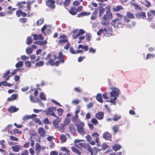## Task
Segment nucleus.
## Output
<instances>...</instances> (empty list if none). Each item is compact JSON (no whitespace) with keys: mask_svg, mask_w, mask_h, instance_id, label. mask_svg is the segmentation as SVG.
<instances>
[{"mask_svg":"<svg viewBox=\"0 0 155 155\" xmlns=\"http://www.w3.org/2000/svg\"><path fill=\"white\" fill-rule=\"evenodd\" d=\"M120 91L118 89L113 88H112V91L110 92V100L107 101V102L111 103L114 105H115V101L117 97L119 96Z\"/></svg>","mask_w":155,"mask_h":155,"instance_id":"obj_1","label":"nucleus"},{"mask_svg":"<svg viewBox=\"0 0 155 155\" xmlns=\"http://www.w3.org/2000/svg\"><path fill=\"white\" fill-rule=\"evenodd\" d=\"M76 126L78 132L81 135L84 136L85 134V131L84 129V122L81 121H78L74 122Z\"/></svg>","mask_w":155,"mask_h":155,"instance_id":"obj_2","label":"nucleus"},{"mask_svg":"<svg viewBox=\"0 0 155 155\" xmlns=\"http://www.w3.org/2000/svg\"><path fill=\"white\" fill-rule=\"evenodd\" d=\"M112 18V14L110 10H107L105 14L102 17V21H101V23L103 25H105L106 24V21Z\"/></svg>","mask_w":155,"mask_h":155,"instance_id":"obj_3","label":"nucleus"},{"mask_svg":"<svg viewBox=\"0 0 155 155\" xmlns=\"http://www.w3.org/2000/svg\"><path fill=\"white\" fill-rule=\"evenodd\" d=\"M56 108L54 107H49L47 110H44L43 112L47 115H51L54 117H57L54 111L56 110Z\"/></svg>","mask_w":155,"mask_h":155,"instance_id":"obj_4","label":"nucleus"},{"mask_svg":"<svg viewBox=\"0 0 155 155\" xmlns=\"http://www.w3.org/2000/svg\"><path fill=\"white\" fill-rule=\"evenodd\" d=\"M84 142L83 140L76 139L74 140V145L78 148L82 149V148L86 149L87 148L86 144L84 143H80V142Z\"/></svg>","mask_w":155,"mask_h":155,"instance_id":"obj_5","label":"nucleus"},{"mask_svg":"<svg viewBox=\"0 0 155 155\" xmlns=\"http://www.w3.org/2000/svg\"><path fill=\"white\" fill-rule=\"evenodd\" d=\"M122 23V21L121 19L117 18L112 20L111 24L114 27H118L119 25L121 24Z\"/></svg>","mask_w":155,"mask_h":155,"instance_id":"obj_6","label":"nucleus"},{"mask_svg":"<svg viewBox=\"0 0 155 155\" xmlns=\"http://www.w3.org/2000/svg\"><path fill=\"white\" fill-rule=\"evenodd\" d=\"M80 112V110L79 109L75 111V116H74L72 117V120L74 122H76L78 121H80L81 120L78 118V113Z\"/></svg>","mask_w":155,"mask_h":155,"instance_id":"obj_7","label":"nucleus"},{"mask_svg":"<svg viewBox=\"0 0 155 155\" xmlns=\"http://www.w3.org/2000/svg\"><path fill=\"white\" fill-rule=\"evenodd\" d=\"M55 2L53 0H48L46 2V5L49 8L54 9L55 7L54 5Z\"/></svg>","mask_w":155,"mask_h":155,"instance_id":"obj_8","label":"nucleus"},{"mask_svg":"<svg viewBox=\"0 0 155 155\" xmlns=\"http://www.w3.org/2000/svg\"><path fill=\"white\" fill-rule=\"evenodd\" d=\"M59 38L60 40L58 41L59 43H66L68 40L67 37L65 35H60Z\"/></svg>","mask_w":155,"mask_h":155,"instance_id":"obj_9","label":"nucleus"},{"mask_svg":"<svg viewBox=\"0 0 155 155\" xmlns=\"http://www.w3.org/2000/svg\"><path fill=\"white\" fill-rule=\"evenodd\" d=\"M84 33L85 31L84 30L82 29H80L76 35H72V37L74 39H77L79 36L82 35Z\"/></svg>","mask_w":155,"mask_h":155,"instance_id":"obj_10","label":"nucleus"},{"mask_svg":"<svg viewBox=\"0 0 155 155\" xmlns=\"http://www.w3.org/2000/svg\"><path fill=\"white\" fill-rule=\"evenodd\" d=\"M38 132L41 137H44L46 135V131L43 127L39 128L38 129Z\"/></svg>","mask_w":155,"mask_h":155,"instance_id":"obj_11","label":"nucleus"},{"mask_svg":"<svg viewBox=\"0 0 155 155\" xmlns=\"http://www.w3.org/2000/svg\"><path fill=\"white\" fill-rule=\"evenodd\" d=\"M104 113L102 111L98 112L95 115L96 117L98 120H101L104 118Z\"/></svg>","mask_w":155,"mask_h":155,"instance_id":"obj_12","label":"nucleus"},{"mask_svg":"<svg viewBox=\"0 0 155 155\" xmlns=\"http://www.w3.org/2000/svg\"><path fill=\"white\" fill-rule=\"evenodd\" d=\"M56 117L57 118V119L53 121L52 124L54 127L57 129L59 128L58 124L60 123V120L57 116Z\"/></svg>","mask_w":155,"mask_h":155,"instance_id":"obj_13","label":"nucleus"},{"mask_svg":"<svg viewBox=\"0 0 155 155\" xmlns=\"http://www.w3.org/2000/svg\"><path fill=\"white\" fill-rule=\"evenodd\" d=\"M11 148L14 151L17 152L22 148V147L19 145H16L12 147Z\"/></svg>","mask_w":155,"mask_h":155,"instance_id":"obj_14","label":"nucleus"},{"mask_svg":"<svg viewBox=\"0 0 155 155\" xmlns=\"http://www.w3.org/2000/svg\"><path fill=\"white\" fill-rule=\"evenodd\" d=\"M32 35L33 36L34 39L35 40H41L44 39V38L41 34H33Z\"/></svg>","mask_w":155,"mask_h":155,"instance_id":"obj_15","label":"nucleus"},{"mask_svg":"<svg viewBox=\"0 0 155 155\" xmlns=\"http://www.w3.org/2000/svg\"><path fill=\"white\" fill-rule=\"evenodd\" d=\"M111 134L108 132H106L104 133L103 135V137L106 140H109L111 138Z\"/></svg>","mask_w":155,"mask_h":155,"instance_id":"obj_16","label":"nucleus"},{"mask_svg":"<svg viewBox=\"0 0 155 155\" xmlns=\"http://www.w3.org/2000/svg\"><path fill=\"white\" fill-rule=\"evenodd\" d=\"M97 8H95V10L92 14L91 18L92 20L94 21L97 18L98 13V12L97 11Z\"/></svg>","mask_w":155,"mask_h":155,"instance_id":"obj_17","label":"nucleus"},{"mask_svg":"<svg viewBox=\"0 0 155 155\" xmlns=\"http://www.w3.org/2000/svg\"><path fill=\"white\" fill-rule=\"evenodd\" d=\"M97 10L99 11V16L100 17L104 13L105 9L101 6L98 7Z\"/></svg>","mask_w":155,"mask_h":155,"instance_id":"obj_18","label":"nucleus"},{"mask_svg":"<svg viewBox=\"0 0 155 155\" xmlns=\"http://www.w3.org/2000/svg\"><path fill=\"white\" fill-rule=\"evenodd\" d=\"M18 108H16L15 107L12 106L9 108L8 111L11 113H13L18 111Z\"/></svg>","mask_w":155,"mask_h":155,"instance_id":"obj_19","label":"nucleus"},{"mask_svg":"<svg viewBox=\"0 0 155 155\" xmlns=\"http://www.w3.org/2000/svg\"><path fill=\"white\" fill-rule=\"evenodd\" d=\"M69 129L71 134L74 135L75 132L76 130L74 126L72 124L69 125Z\"/></svg>","mask_w":155,"mask_h":155,"instance_id":"obj_20","label":"nucleus"},{"mask_svg":"<svg viewBox=\"0 0 155 155\" xmlns=\"http://www.w3.org/2000/svg\"><path fill=\"white\" fill-rule=\"evenodd\" d=\"M112 33V31L110 28H109L107 29L106 28V30L104 33V35L106 36H110Z\"/></svg>","mask_w":155,"mask_h":155,"instance_id":"obj_21","label":"nucleus"},{"mask_svg":"<svg viewBox=\"0 0 155 155\" xmlns=\"http://www.w3.org/2000/svg\"><path fill=\"white\" fill-rule=\"evenodd\" d=\"M69 12L72 15H75L77 14V11L76 10V8L73 7H71L69 11Z\"/></svg>","mask_w":155,"mask_h":155,"instance_id":"obj_22","label":"nucleus"},{"mask_svg":"<svg viewBox=\"0 0 155 155\" xmlns=\"http://www.w3.org/2000/svg\"><path fill=\"white\" fill-rule=\"evenodd\" d=\"M18 97V95L16 94H12L11 96L8 98L7 100L8 101H12L16 100Z\"/></svg>","mask_w":155,"mask_h":155,"instance_id":"obj_23","label":"nucleus"},{"mask_svg":"<svg viewBox=\"0 0 155 155\" xmlns=\"http://www.w3.org/2000/svg\"><path fill=\"white\" fill-rule=\"evenodd\" d=\"M91 14L90 12H82L78 15V17L80 18L84 16H88Z\"/></svg>","mask_w":155,"mask_h":155,"instance_id":"obj_24","label":"nucleus"},{"mask_svg":"<svg viewBox=\"0 0 155 155\" xmlns=\"http://www.w3.org/2000/svg\"><path fill=\"white\" fill-rule=\"evenodd\" d=\"M88 47L87 45H83L81 44L79 45L78 47V49L81 48L84 50L85 51H87L88 49Z\"/></svg>","mask_w":155,"mask_h":155,"instance_id":"obj_25","label":"nucleus"},{"mask_svg":"<svg viewBox=\"0 0 155 155\" xmlns=\"http://www.w3.org/2000/svg\"><path fill=\"white\" fill-rule=\"evenodd\" d=\"M121 147L120 145L117 144L114 145L112 147L113 150L116 151L120 150Z\"/></svg>","mask_w":155,"mask_h":155,"instance_id":"obj_26","label":"nucleus"},{"mask_svg":"<svg viewBox=\"0 0 155 155\" xmlns=\"http://www.w3.org/2000/svg\"><path fill=\"white\" fill-rule=\"evenodd\" d=\"M42 147L41 145L38 143L35 144V151L36 153H38L40 152V150Z\"/></svg>","mask_w":155,"mask_h":155,"instance_id":"obj_27","label":"nucleus"},{"mask_svg":"<svg viewBox=\"0 0 155 155\" xmlns=\"http://www.w3.org/2000/svg\"><path fill=\"white\" fill-rule=\"evenodd\" d=\"M97 100L100 103H102L103 102L102 97L101 94L100 93L97 94L96 97Z\"/></svg>","mask_w":155,"mask_h":155,"instance_id":"obj_28","label":"nucleus"},{"mask_svg":"<svg viewBox=\"0 0 155 155\" xmlns=\"http://www.w3.org/2000/svg\"><path fill=\"white\" fill-rule=\"evenodd\" d=\"M147 15L148 16L147 20L149 22L151 21L153 19V15H152V14L150 11V12H147Z\"/></svg>","mask_w":155,"mask_h":155,"instance_id":"obj_29","label":"nucleus"},{"mask_svg":"<svg viewBox=\"0 0 155 155\" xmlns=\"http://www.w3.org/2000/svg\"><path fill=\"white\" fill-rule=\"evenodd\" d=\"M121 118V116L120 115L117 114L114 115L113 117V120L115 121H117Z\"/></svg>","mask_w":155,"mask_h":155,"instance_id":"obj_30","label":"nucleus"},{"mask_svg":"<svg viewBox=\"0 0 155 155\" xmlns=\"http://www.w3.org/2000/svg\"><path fill=\"white\" fill-rule=\"evenodd\" d=\"M137 16L139 18H144L146 17L145 13L143 12H139L137 15Z\"/></svg>","mask_w":155,"mask_h":155,"instance_id":"obj_31","label":"nucleus"},{"mask_svg":"<svg viewBox=\"0 0 155 155\" xmlns=\"http://www.w3.org/2000/svg\"><path fill=\"white\" fill-rule=\"evenodd\" d=\"M65 124L63 123L61 124L59 126V128H57L58 130L61 132H63L64 130Z\"/></svg>","mask_w":155,"mask_h":155,"instance_id":"obj_32","label":"nucleus"},{"mask_svg":"<svg viewBox=\"0 0 155 155\" xmlns=\"http://www.w3.org/2000/svg\"><path fill=\"white\" fill-rule=\"evenodd\" d=\"M119 128L118 125H115L113 126L112 129L114 134H115L118 131Z\"/></svg>","mask_w":155,"mask_h":155,"instance_id":"obj_33","label":"nucleus"},{"mask_svg":"<svg viewBox=\"0 0 155 155\" xmlns=\"http://www.w3.org/2000/svg\"><path fill=\"white\" fill-rule=\"evenodd\" d=\"M132 5L135 7V9L136 10L138 9L141 11L142 10V8L138 5L137 4L134 2L132 3Z\"/></svg>","mask_w":155,"mask_h":155,"instance_id":"obj_34","label":"nucleus"},{"mask_svg":"<svg viewBox=\"0 0 155 155\" xmlns=\"http://www.w3.org/2000/svg\"><path fill=\"white\" fill-rule=\"evenodd\" d=\"M49 64H50L52 66L54 65V62L53 60L50 59L49 61L46 63L47 65H48Z\"/></svg>","mask_w":155,"mask_h":155,"instance_id":"obj_35","label":"nucleus"},{"mask_svg":"<svg viewBox=\"0 0 155 155\" xmlns=\"http://www.w3.org/2000/svg\"><path fill=\"white\" fill-rule=\"evenodd\" d=\"M60 138L62 143L64 142L67 140V138L64 135H61Z\"/></svg>","mask_w":155,"mask_h":155,"instance_id":"obj_36","label":"nucleus"},{"mask_svg":"<svg viewBox=\"0 0 155 155\" xmlns=\"http://www.w3.org/2000/svg\"><path fill=\"white\" fill-rule=\"evenodd\" d=\"M39 97L43 101H45L46 100L45 95L43 92H41L39 95Z\"/></svg>","mask_w":155,"mask_h":155,"instance_id":"obj_37","label":"nucleus"},{"mask_svg":"<svg viewBox=\"0 0 155 155\" xmlns=\"http://www.w3.org/2000/svg\"><path fill=\"white\" fill-rule=\"evenodd\" d=\"M126 16L128 18L131 19H133L134 17V15L132 13L128 12H127Z\"/></svg>","mask_w":155,"mask_h":155,"instance_id":"obj_38","label":"nucleus"},{"mask_svg":"<svg viewBox=\"0 0 155 155\" xmlns=\"http://www.w3.org/2000/svg\"><path fill=\"white\" fill-rule=\"evenodd\" d=\"M123 8L121 6L118 5L116 8H113V10L114 12H118L123 9Z\"/></svg>","mask_w":155,"mask_h":155,"instance_id":"obj_39","label":"nucleus"},{"mask_svg":"<svg viewBox=\"0 0 155 155\" xmlns=\"http://www.w3.org/2000/svg\"><path fill=\"white\" fill-rule=\"evenodd\" d=\"M71 149H72V151L74 152L77 153V154H78V155H81V154L80 152L75 147H71Z\"/></svg>","mask_w":155,"mask_h":155,"instance_id":"obj_40","label":"nucleus"},{"mask_svg":"<svg viewBox=\"0 0 155 155\" xmlns=\"http://www.w3.org/2000/svg\"><path fill=\"white\" fill-rule=\"evenodd\" d=\"M155 56L154 54H147L146 59L153 58L155 57Z\"/></svg>","mask_w":155,"mask_h":155,"instance_id":"obj_41","label":"nucleus"},{"mask_svg":"<svg viewBox=\"0 0 155 155\" xmlns=\"http://www.w3.org/2000/svg\"><path fill=\"white\" fill-rule=\"evenodd\" d=\"M85 36H79L78 38L79 40L78 41V44L81 43H82V40L84 39Z\"/></svg>","mask_w":155,"mask_h":155,"instance_id":"obj_42","label":"nucleus"},{"mask_svg":"<svg viewBox=\"0 0 155 155\" xmlns=\"http://www.w3.org/2000/svg\"><path fill=\"white\" fill-rule=\"evenodd\" d=\"M44 21V19L43 18H41L38 20L37 22V25H40L43 23Z\"/></svg>","mask_w":155,"mask_h":155,"instance_id":"obj_43","label":"nucleus"},{"mask_svg":"<svg viewBox=\"0 0 155 155\" xmlns=\"http://www.w3.org/2000/svg\"><path fill=\"white\" fill-rule=\"evenodd\" d=\"M32 42V40L30 36L28 37L27 39V44L29 45Z\"/></svg>","mask_w":155,"mask_h":155,"instance_id":"obj_44","label":"nucleus"},{"mask_svg":"<svg viewBox=\"0 0 155 155\" xmlns=\"http://www.w3.org/2000/svg\"><path fill=\"white\" fill-rule=\"evenodd\" d=\"M26 52L28 54H29L32 53L33 52V50L32 49V48H27L26 49Z\"/></svg>","mask_w":155,"mask_h":155,"instance_id":"obj_45","label":"nucleus"},{"mask_svg":"<svg viewBox=\"0 0 155 155\" xmlns=\"http://www.w3.org/2000/svg\"><path fill=\"white\" fill-rule=\"evenodd\" d=\"M91 122L95 125L98 124V121L95 118H93L91 119Z\"/></svg>","mask_w":155,"mask_h":155,"instance_id":"obj_46","label":"nucleus"},{"mask_svg":"<svg viewBox=\"0 0 155 155\" xmlns=\"http://www.w3.org/2000/svg\"><path fill=\"white\" fill-rule=\"evenodd\" d=\"M23 65V63L20 61L17 63L15 65V66L17 68H19L22 67Z\"/></svg>","mask_w":155,"mask_h":155,"instance_id":"obj_47","label":"nucleus"},{"mask_svg":"<svg viewBox=\"0 0 155 155\" xmlns=\"http://www.w3.org/2000/svg\"><path fill=\"white\" fill-rule=\"evenodd\" d=\"M106 30V28L104 29H100L97 32V34L98 35H100L101 33H103L104 34L105 31Z\"/></svg>","mask_w":155,"mask_h":155,"instance_id":"obj_48","label":"nucleus"},{"mask_svg":"<svg viewBox=\"0 0 155 155\" xmlns=\"http://www.w3.org/2000/svg\"><path fill=\"white\" fill-rule=\"evenodd\" d=\"M91 37V35L90 33H87L86 35V39L88 41H90Z\"/></svg>","mask_w":155,"mask_h":155,"instance_id":"obj_49","label":"nucleus"},{"mask_svg":"<svg viewBox=\"0 0 155 155\" xmlns=\"http://www.w3.org/2000/svg\"><path fill=\"white\" fill-rule=\"evenodd\" d=\"M61 150L63 152H65L67 154H68V149L65 147H62L61 148Z\"/></svg>","mask_w":155,"mask_h":155,"instance_id":"obj_50","label":"nucleus"},{"mask_svg":"<svg viewBox=\"0 0 155 155\" xmlns=\"http://www.w3.org/2000/svg\"><path fill=\"white\" fill-rule=\"evenodd\" d=\"M143 4L147 8H149L151 6V4L150 2L147 0L146 1L145 3Z\"/></svg>","mask_w":155,"mask_h":155,"instance_id":"obj_51","label":"nucleus"},{"mask_svg":"<svg viewBox=\"0 0 155 155\" xmlns=\"http://www.w3.org/2000/svg\"><path fill=\"white\" fill-rule=\"evenodd\" d=\"M16 15L18 17L21 16L22 14V11L21 10H18L16 12Z\"/></svg>","mask_w":155,"mask_h":155,"instance_id":"obj_52","label":"nucleus"},{"mask_svg":"<svg viewBox=\"0 0 155 155\" xmlns=\"http://www.w3.org/2000/svg\"><path fill=\"white\" fill-rule=\"evenodd\" d=\"M99 134L97 132H94L92 134V137H94L95 139L96 138H98Z\"/></svg>","mask_w":155,"mask_h":155,"instance_id":"obj_53","label":"nucleus"},{"mask_svg":"<svg viewBox=\"0 0 155 155\" xmlns=\"http://www.w3.org/2000/svg\"><path fill=\"white\" fill-rule=\"evenodd\" d=\"M44 62L43 61H41L38 62H37L35 64L36 66H41L43 65Z\"/></svg>","mask_w":155,"mask_h":155,"instance_id":"obj_54","label":"nucleus"},{"mask_svg":"<svg viewBox=\"0 0 155 155\" xmlns=\"http://www.w3.org/2000/svg\"><path fill=\"white\" fill-rule=\"evenodd\" d=\"M108 147V146L106 143H103L101 145V148L103 150H105Z\"/></svg>","mask_w":155,"mask_h":155,"instance_id":"obj_55","label":"nucleus"},{"mask_svg":"<svg viewBox=\"0 0 155 155\" xmlns=\"http://www.w3.org/2000/svg\"><path fill=\"white\" fill-rule=\"evenodd\" d=\"M30 118L31 117L29 115H25L23 117L22 119L23 120L25 121Z\"/></svg>","mask_w":155,"mask_h":155,"instance_id":"obj_56","label":"nucleus"},{"mask_svg":"<svg viewBox=\"0 0 155 155\" xmlns=\"http://www.w3.org/2000/svg\"><path fill=\"white\" fill-rule=\"evenodd\" d=\"M43 123L46 124H48L50 123L47 118H46L43 120Z\"/></svg>","mask_w":155,"mask_h":155,"instance_id":"obj_57","label":"nucleus"},{"mask_svg":"<svg viewBox=\"0 0 155 155\" xmlns=\"http://www.w3.org/2000/svg\"><path fill=\"white\" fill-rule=\"evenodd\" d=\"M10 139L12 140L15 141H18V138H17V137H15L13 136H10Z\"/></svg>","mask_w":155,"mask_h":155,"instance_id":"obj_58","label":"nucleus"},{"mask_svg":"<svg viewBox=\"0 0 155 155\" xmlns=\"http://www.w3.org/2000/svg\"><path fill=\"white\" fill-rule=\"evenodd\" d=\"M58 113L59 115H61L62 114L63 110L61 108H58L57 109Z\"/></svg>","mask_w":155,"mask_h":155,"instance_id":"obj_59","label":"nucleus"},{"mask_svg":"<svg viewBox=\"0 0 155 155\" xmlns=\"http://www.w3.org/2000/svg\"><path fill=\"white\" fill-rule=\"evenodd\" d=\"M54 138L53 137V136H48V137H47V140L49 141H52L53 139H54Z\"/></svg>","mask_w":155,"mask_h":155,"instance_id":"obj_60","label":"nucleus"},{"mask_svg":"<svg viewBox=\"0 0 155 155\" xmlns=\"http://www.w3.org/2000/svg\"><path fill=\"white\" fill-rule=\"evenodd\" d=\"M47 43V42L46 40H45L43 41H39V45H43L44 44H46Z\"/></svg>","mask_w":155,"mask_h":155,"instance_id":"obj_61","label":"nucleus"},{"mask_svg":"<svg viewBox=\"0 0 155 155\" xmlns=\"http://www.w3.org/2000/svg\"><path fill=\"white\" fill-rule=\"evenodd\" d=\"M85 138L86 139L87 141L89 142H91L92 139V138L89 135H87L86 136Z\"/></svg>","mask_w":155,"mask_h":155,"instance_id":"obj_62","label":"nucleus"},{"mask_svg":"<svg viewBox=\"0 0 155 155\" xmlns=\"http://www.w3.org/2000/svg\"><path fill=\"white\" fill-rule=\"evenodd\" d=\"M83 6H80L76 9V11L77 12H80L81 11L83 10Z\"/></svg>","mask_w":155,"mask_h":155,"instance_id":"obj_63","label":"nucleus"},{"mask_svg":"<svg viewBox=\"0 0 155 155\" xmlns=\"http://www.w3.org/2000/svg\"><path fill=\"white\" fill-rule=\"evenodd\" d=\"M20 155H28V152L27 150H25Z\"/></svg>","mask_w":155,"mask_h":155,"instance_id":"obj_64","label":"nucleus"}]
</instances>
